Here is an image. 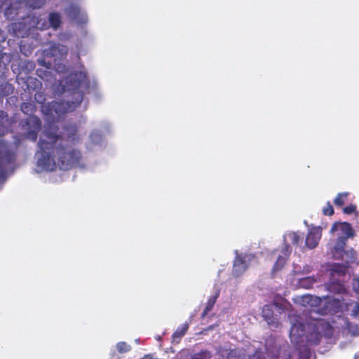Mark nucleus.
Masks as SVG:
<instances>
[{
    "label": "nucleus",
    "instance_id": "1a4fd4ad",
    "mask_svg": "<svg viewBox=\"0 0 359 359\" xmlns=\"http://www.w3.org/2000/svg\"><path fill=\"white\" fill-rule=\"evenodd\" d=\"M65 11L68 18L76 24H85L88 21L86 13L77 5L71 4Z\"/></svg>",
    "mask_w": 359,
    "mask_h": 359
},
{
    "label": "nucleus",
    "instance_id": "4be33fe9",
    "mask_svg": "<svg viewBox=\"0 0 359 359\" xmlns=\"http://www.w3.org/2000/svg\"><path fill=\"white\" fill-rule=\"evenodd\" d=\"M227 359H245V355L242 350H231L227 355Z\"/></svg>",
    "mask_w": 359,
    "mask_h": 359
},
{
    "label": "nucleus",
    "instance_id": "58836bf2",
    "mask_svg": "<svg viewBox=\"0 0 359 359\" xmlns=\"http://www.w3.org/2000/svg\"><path fill=\"white\" fill-rule=\"evenodd\" d=\"M309 271H310V270H309V269H308L306 270V273L309 272Z\"/></svg>",
    "mask_w": 359,
    "mask_h": 359
},
{
    "label": "nucleus",
    "instance_id": "2f4dec72",
    "mask_svg": "<svg viewBox=\"0 0 359 359\" xmlns=\"http://www.w3.org/2000/svg\"><path fill=\"white\" fill-rule=\"evenodd\" d=\"M354 290L359 294V278H354L352 282Z\"/></svg>",
    "mask_w": 359,
    "mask_h": 359
},
{
    "label": "nucleus",
    "instance_id": "39448f33",
    "mask_svg": "<svg viewBox=\"0 0 359 359\" xmlns=\"http://www.w3.org/2000/svg\"><path fill=\"white\" fill-rule=\"evenodd\" d=\"M334 238L330 243L331 250L334 258H339L344 250L348 238H352L355 232L351 225L346 222L334 224L330 229Z\"/></svg>",
    "mask_w": 359,
    "mask_h": 359
},
{
    "label": "nucleus",
    "instance_id": "6ab92c4d",
    "mask_svg": "<svg viewBox=\"0 0 359 359\" xmlns=\"http://www.w3.org/2000/svg\"><path fill=\"white\" fill-rule=\"evenodd\" d=\"M10 126L8 115L4 111H0V135H4Z\"/></svg>",
    "mask_w": 359,
    "mask_h": 359
},
{
    "label": "nucleus",
    "instance_id": "ea45409f",
    "mask_svg": "<svg viewBox=\"0 0 359 359\" xmlns=\"http://www.w3.org/2000/svg\"><path fill=\"white\" fill-rule=\"evenodd\" d=\"M191 359H192V358Z\"/></svg>",
    "mask_w": 359,
    "mask_h": 359
},
{
    "label": "nucleus",
    "instance_id": "c9c22d12",
    "mask_svg": "<svg viewBox=\"0 0 359 359\" xmlns=\"http://www.w3.org/2000/svg\"><path fill=\"white\" fill-rule=\"evenodd\" d=\"M39 62L42 65H46V63L43 60H39Z\"/></svg>",
    "mask_w": 359,
    "mask_h": 359
},
{
    "label": "nucleus",
    "instance_id": "bb28decb",
    "mask_svg": "<svg viewBox=\"0 0 359 359\" xmlns=\"http://www.w3.org/2000/svg\"><path fill=\"white\" fill-rule=\"evenodd\" d=\"M116 348L120 353H126L130 350V346L125 342L118 343Z\"/></svg>",
    "mask_w": 359,
    "mask_h": 359
},
{
    "label": "nucleus",
    "instance_id": "b1692460",
    "mask_svg": "<svg viewBox=\"0 0 359 359\" xmlns=\"http://www.w3.org/2000/svg\"><path fill=\"white\" fill-rule=\"evenodd\" d=\"M90 141L93 144H100L102 142V137L100 133L97 131H93L90 135Z\"/></svg>",
    "mask_w": 359,
    "mask_h": 359
},
{
    "label": "nucleus",
    "instance_id": "473e14b6",
    "mask_svg": "<svg viewBox=\"0 0 359 359\" xmlns=\"http://www.w3.org/2000/svg\"><path fill=\"white\" fill-rule=\"evenodd\" d=\"M249 359H265V357L262 352L256 351Z\"/></svg>",
    "mask_w": 359,
    "mask_h": 359
},
{
    "label": "nucleus",
    "instance_id": "412c9836",
    "mask_svg": "<svg viewBox=\"0 0 359 359\" xmlns=\"http://www.w3.org/2000/svg\"><path fill=\"white\" fill-rule=\"evenodd\" d=\"M236 256L241 259V262H243V264L245 265L246 269L248 268L250 264H252L255 261V257L252 254H238L236 253Z\"/></svg>",
    "mask_w": 359,
    "mask_h": 359
},
{
    "label": "nucleus",
    "instance_id": "f704fd0d",
    "mask_svg": "<svg viewBox=\"0 0 359 359\" xmlns=\"http://www.w3.org/2000/svg\"><path fill=\"white\" fill-rule=\"evenodd\" d=\"M37 96L41 97L39 94L36 95L35 100H36L39 102H41L42 101V99H38Z\"/></svg>",
    "mask_w": 359,
    "mask_h": 359
},
{
    "label": "nucleus",
    "instance_id": "f257e3e1",
    "mask_svg": "<svg viewBox=\"0 0 359 359\" xmlns=\"http://www.w3.org/2000/svg\"><path fill=\"white\" fill-rule=\"evenodd\" d=\"M87 88L84 70L74 72L65 80H62L57 93L64 94L63 102L53 101L41 107L46 116L48 126L40 137L39 150L35 154L36 171H53L57 166L67 170L74 166H80L81 153L72 146L65 145V141L76 144L79 142L74 125L65 126L62 135L57 133L55 123L65 113L74 111L83 100V90Z\"/></svg>",
    "mask_w": 359,
    "mask_h": 359
},
{
    "label": "nucleus",
    "instance_id": "a878e982",
    "mask_svg": "<svg viewBox=\"0 0 359 359\" xmlns=\"http://www.w3.org/2000/svg\"><path fill=\"white\" fill-rule=\"evenodd\" d=\"M45 2V0H27V4L34 8H40Z\"/></svg>",
    "mask_w": 359,
    "mask_h": 359
},
{
    "label": "nucleus",
    "instance_id": "4c0bfd02",
    "mask_svg": "<svg viewBox=\"0 0 359 359\" xmlns=\"http://www.w3.org/2000/svg\"><path fill=\"white\" fill-rule=\"evenodd\" d=\"M50 65H51L48 62V65H47V66H46V67H47V68H50Z\"/></svg>",
    "mask_w": 359,
    "mask_h": 359
},
{
    "label": "nucleus",
    "instance_id": "ddd939ff",
    "mask_svg": "<svg viewBox=\"0 0 359 359\" xmlns=\"http://www.w3.org/2000/svg\"><path fill=\"white\" fill-rule=\"evenodd\" d=\"M13 160V153L10 152L6 148L0 151V180H2L6 175L4 165L11 163Z\"/></svg>",
    "mask_w": 359,
    "mask_h": 359
},
{
    "label": "nucleus",
    "instance_id": "393cba45",
    "mask_svg": "<svg viewBox=\"0 0 359 359\" xmlns=\"http://www.w3.org/2000/svg\"><path fill=\"white\" fill-rule=\"evenodd\" d=\"M348 192L339 193L334 200V203L337 206H341L348 196Z\"/></svg>",
    "mask_w": 359,
    "mask_h": 359
},
{
    "label": "nucleus",
    "instance_id": "aec40b11",
    "mask_svg": "<svg viewBox=\"0 0 359 359\" xmlns=\"http://www.w3.org/2000/svg\"><path fill=\"white\" fill-rule=\"evenodd\" d=\"M342 323L341 325L348 330L350 333L353 335H356L359 334L358 327L356 325L352 324L349 323L346 319H341Z\"/></svg>",
    "mask_w": 359,
    "mask_h": 359
},
{
    "label": "nucleus",
    "instance_id": "f03ea898",
    "mask_svg": "<svg viewBox=\"0 0 359 359\" xmlns=\"http://www.w3.org/2000/svg\"><path fill=\"white\" fill-rule=\"evenodd\" d=\"M323 331L320 330H312L302 328V324L299 319L294 318L292 320V326L290 332V337L294 348L298 352L297 359H314L311 353L309 346L320 342ZM280 346L272 339L266 344V349L269 354H271L276 359H294L296 353L292 355L285 347L279 350Z\"/></svg>",
    "mask_w": 359,
    "mask_h": 359
},
{
    "label": "nucleus",
    "instance_id": "5701e85b",
    "mask_svg": "<svg viewBox=\"0 0 359 359\" xmlns=\"http://www.w3.org/2000/svg\"><path fill=\"white\" fill-rule=\"evenodd\" d=\"M188 330V325L184 323L182 325L181 327H180L173 334V339L175 341H177L180 339L182 336L184 335L186 332Z\"/></svg>",
    "mask_w": 359,
    "mask_h": 359
},
{
    "label": "nucleus",
    "instance_id": "c85d7f7f",
    "mask_svg": "<svg viewBox=\"0 0 359 359\" xmlns=\"http://www.w3.org/2000/svg\"><path fill=\"white\" fill-rule=\"evenodd\" d=\"M54 67L55 69V71L58 73L65 72L67 69L66 66L60 62L55 63Z\"/></svg>",
    "mask_w": 359,
    "mask_h": 359
},
{
    "label": "nucleus",
    "instance_id": "9b49d317",
    "mask_svg": "<svg viewBox=\"0 0 359 359\" xmlns=\"http://www.w3.org/2000/svg\"><path fill=\"white\" fill-rule=\"evenodd\" d=\"M322 236V229L318 227H313L309 229L308 234L306 237V245L309 249L316 248Z\"/></svg>",
    "mask_w": 359,
    "mask_h": 359
},
{
    "label": "nucleus",
    "instance_id": "423d86ee",
    "mask_svg": "<svg viewBox=\"0 0 359 359\" xmlns=\"http://www.w3.org/2000/svg\"><path fill=\"white\" fill-rule=\"evenodd\" d=\"M24 130L23 136L25 138L32 141H35L37 137V133L41 128V121L36 116H29L20 123Z\"/></svg>",
    "mask_w": 359,
    "mask_h": 359
},
{
    "label": "nucleus",
    "instance_id": "9d476101",
    "mask_svg": "<svg viewBox=\"0 0 359 359\" xmlns=\"http://www.w3.org/2000/svg\"><path fill=\"white\" fill-rule=\"evenodd\" d=\"M67 52L68 49L66 46L52 43L48 48L44 50V55L48 57H54L56 60L66 56Z\"/></svg>",
    "mask_w": 359,
    "mask_h": 359
},
{
    "label": "nucleus",
    "instance_id": "cd10ccee",
    "mask_svg": "<svg viewBox=\"0 0 359 359\" xmlns=\"http://www.w3.org/2000/svg\"><path fill=\"white\" fill-rule=\"evenodd\" d=\"M192 359H211V355L210 352L205 351L195 355Z\"/></svg>",
    "mask_w": 359,
    "mask_h": 359
},
{
    "label": "nucleus",
    "instance_id": "0eeeda50",
    "mask_svg": "<svg viewBox=\"0 0 359 359\" xmlns=\"http://www.w3.org/2000/svg\"><path fill=\"white\" fill-rule=\"evenodd\" d=\"M343 303L341 299L334 297H323L320 307V316L338 312L342 310Z\"/></svg>",
    "mask_w": 359,
    "mask_h": 359
},
{
    "label": "nucleus",
    "instance_id": "4468645a",
    "mask_svg": "<svg viewBox=\"0 0 359 359\" xmlns=\"http://www.w3.org/2000/svg\"><path fill=\"white\" fill-rule=\"evenodd\" d=\"M302 241V236L299 234L298 232L294 231H288L285 233L283 236V241L285 244L284 249H290V245H297L300 241Z\"/></svg>",
    "mask_w": 359,
    "mask_h": 359
},
{
    "label": "nucleus",
    "instance_id": "2eb2a0df",
    "mask_svg": "<svg viewBox=\"0 0 359 359\" xmlns=\"http://www.w3.org/2000/svg\"><path fill=\"white\" fill-rule=\"evenodd\" d=\"M290 252H291V250H288L287 248L283 250V251L281 252L282 255H280L278 256V259L273 266V271H279L280 269H281L283 268V266H284V264L286 262V259H287V257L290 255Z\"/></svg>",
    "mask_w": 359,
    "mask_h": 359
},
{
    "label": "nucleus",
    "instance_id": "f3484780",
    "mask_svg": "<svg viewBox=\"0 0 359 359\" xmlns=\"http://www.w3.org/2000/svg\"><path fill=\"white\" fill-rule=\"evenodd\" d=\"M345 306L346 311L352 316H356L359 313V303L358 302L349 300L343 305Z\"/></svg>",
    "mask_w": 359,
    "mask_h": 359
},
{
    "label": "nucleus",
    "instance_id": "e433bc0d",
    "mask_svg": "<svg viewBox=\"0 0 359 359\" xmlns=\"http://www.w3.org/2000/svg\"><path fill=\"white\" fill-rule=\"evenodd\" d=\"M27 107H28L27 104H25L24 105L22 106V109L24 111L25 109L27 108Z\"/></svg>",
    "mask_w": 359,
    "mask_h": 359
},
{
    "label": "nucleus",
    "instance_id": "dca6fc26",
    "mask_svg": "<svg viewBox=\"0 0 359 359\" xmlns=\"http://www.w3.org/2000/svg\"><path fill=\"white\" fill-rule=\"evenodd\" d=\"M315 280L311 277L297 278L293 280V285L299 287L309 288L312 286Z\"/></svg>",
    "mask_w": 359,
    "mask_h": 359
},
{
    "label": "nucleus",
    "instance_id": "6e6552de",
    "mask_svg": "<svg viewBox=\"0 0 359 359\" xmlns=\"http://www.w3.org/2000/svg\"><path fill=\"white\" fill-rule=\"evenodd\" d=\"M61 23V16L57 13H51L49 15L48 22H46V19H34L33 20V25L35 26L37 29H46L48 27H53L54 29H56L59 27Z\"/></svg>",
    "mask_w": 359,
    "mask_h": 359
},
{
    "label": "nucleus",
    "instance_id": "72a5a7b5",
    "mask_svg": "<svg viewBox=\"0 0 359 359\" xmlns=\"http://www.w3.org/2000/svg\"><path fill=\"white\" fill-rule=\"evenodd\" d=\"M355 210V206L351 205L349 206L346 207L344 209V212L346 214H351Z\"/></svg>",
    "mask_w": 359,
    "mask_h": 359
},
{
    "label": "nucleus",
    "instance_id": "7ed1b4c3",
    "mask_svg": "<svg viewBox=\"0 0 359 359\" xmlns=\"http://www.w3.org/2000/svg\"><path fill=\"white\" fill-rule=\"evenodd\" d=\"M295 302L304 307L308 308L304 311L302 316H290V323L294 318L299 319L302 324V328L306 330H320L323 331L325 337H330L332 335V327L325 320L320 318V307L322 304V299L309 294L297 297Z\"/></svg>",
    "mask_w": 359,
    "mask_h": 359
},
{
    "label": "nucleus",
    "instance_id": "20e7f679",
    "mask_svg": "<svg viewBox=\"0 0 359 359\" xmlns=\"http://www.w3.org/2000/svg\"><path fill=\"white\" fill-rule=\"evenodd\" d=\"M355 252L350 248L344 250L339 259L344 260L346 264H330L327 266V275L330 277V283L328 289L334 293H342L344 286L341 283L340 277L345 275L348 271V264L353 263L355 260Z\"/></svg>",
    "mask_w": 359,
    "mask_h": 359
},
{
    "label": "nucleus",
    "instance_id": "c756f323",
    "mask_svg": "<svg viewBox=\"0 0 359 359\" xmlns=\"http://www.w3.org/2000/svg\"><path fill=\"white\" fill-rule=\"evenodd\" d=\"M323 211L325 215H332L334 213V209L330 203L323 208Z\"/></svg>",
    "mask_w": 359,
    "mask_h": 359
},
{
    "label": "nucleus",
    "instance_id": "f8f14e48",
    "mask_svg": "<svg viewBox=\"0 0 359 359\" xmlns=\"http://www.w3.org/2000/svg\"><path fill=\"white\" fill-rule=\"evenodd\" d=\"M279 310L278 307L276 304H266L263 307L262 309V316L267 322L269 325L277 327L278 322L275 316V311H278Z\"/></svg>",
    "mask_w": 359,
    "mask_h": 359
},
{
    "label": "nucleus",
    "instance_id": "a211bd4d",
    "mask_svg": "<svg viewBox=\"0 0 359 359\" xmlns=\"http://www.w3.org/2000/svg\"><path fill=\"white\" fill-rule=\"evenodd\" d=\"M246 270L247 269L245 268V265L243 264V262H241V259L236 256L233 266V274L236 276H238L243 274Z\"/></svg>",
    "mask_w": 359,
    "mask_h": 359
},
{
    "label": "nucleus",
    "instance_id": "7c9ffc66",
    "mask_svg": "<svg viewBox=\"0 0 359 359\" xmlns=\"http://www.w3.org/2000/svg\"><path fill=\"white\" fill-rule=\"evenodd\" d=\"M216 298H217V297L215 296V297H211V298L209 299L208 303V305H207L206 309H205V311H210V310L212 308L213 305H214V304H215V303Z\"/></svg>",
    "mask_w": 359,
    "mask_h": 359
}]
</instances>
